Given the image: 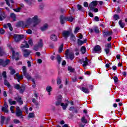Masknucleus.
<instances>
[{"mask_svg": "<svg viewBox=\"0 0 127 127\" xmlns=\"http://www.w3.org/2000/svg\"><path fill=\"white\" fill-rule=\"evenodd\" d=\"M81 122L83 123V124H87L88 123V120L86 119L85 118V116H83L81 118Z\"/></svg>", "mask_w": 127, "mask_h": 127, "instance_id": "nucleus-32", "label": "nucleus"}, {"mask_svg": "<svg viewBox=\"0 0 127 127\" xmlns=\"http://www.w3.org/2000/svg\"><path fill=\"white\" fill-rule=\"evenodd\" d=\"M16 25L17 26H21V27H23V28L24 27H30L27 19L25 22L22 21L18 22Z\"/></svg>", "mask_w": 127, "mask_h": 127, "instance_id": "nucleus-5", "label": "nucleus"}, {"mask_svg": "<svg viewBox=\"0 0 127 127\" xmlns=\"http://www.w3.org/2000/svg\"><path fill=\"white\" fill-rule=\"evenodd\" d=\"M97 4H98V1L94 0L90 3L89 7L90 8V10L94 11V12H98L99 11V9L96 8L97 6Z\"/></svg>", "mask_w": 127, "mask_h": 127, "instance_id": "nucleus-2", "label": "nucleus"}, {"mask_svg": "<svg viewBox=\"0 0 127 127\" xmlns=\"http://www.w3.org/2000/svg\"><path fill=\"white\" fill-rule=\"evenodd\" d=\"M69 50H67L65 51V56L67 59H70V60H73L74 58V53L71 52V53H69Z\"/></svg>", "mask_w": 127, "mask_h": 127, "instance_id": "nucleus-7", "label": "nucleus"}, {"mask_svg": "<svg viewBox=\"0 0 127 127\" xmlns=\"http://www.w3.org/2000/svg\"><path fill=\"white\" fill-rule=\"evenodd\" d=\"M79 30H80V28L79 27H76L74 30V33H77Z\"/></svg>", "mask_w": 127, "mask_h": 127, "instance_id": "nucleus-52", "label": "nucleus"}, {"mask_svg": "<svg viewBox=\"0 0 127 127\" xmlns=\"http://www.w3.org/2000/svg\"><path fill=\"white\" fill-rule=\"evenodd\" d=\"M77 9L80 11H84V8L80 4H77Z\"/></svg>", "mask_w": 127, "mask_h": 127, "instance_id": "nucleus-33", "label": "nucleus"}, {"mask_svg": "<svg viewBox=\"0 0 127 127\" xmlns=\"http://www.w3.org/2000/svg\"><path fill=\"white\" fill-rule=\"evenodd\" d=\"M28 44L31 45V46H32L33 45V43L32 42V40L30 39L28 41Z\"/></svg>", "mask_w": 127, "mask_h": 127, "instance_id": "nucleus-56", "label": "nucleus"}, {"mask_svg": "<svg viewBox=\"0 0 127 127\" xmlns=\"http://www.w3.org/2000/svg\"><path fill=\"white\" fill-rule=\"evenodd\" d=\"M20 47L21 48H28L29 47V45L27 44V42H24L23 44H21Z\"/></svg>", "mask_w": 127, "mask_h": 127, "instance_id": "nucleus-19", "label": "nucleus"}, {"mask_svg": "<svg viewBox=\"0 0 127 127\" xmlns=\"http://www.w3.org/2000/svg\"><path fill=\"white\" fill-rule=\"evenodd\" d=\"M4 85H5V86H7L8 88H9V87H10V85L9 84V83L8 82V81H6V80L5 79L4 80Z\"/></svg>", "mask_w": 127, "mask_h": 127, "instance_id": "nucleus-39", "label": "nucleus"}, {"mask_svg": "<svg viewBox=\"0 0 127 127\" xmlns=\"http://www.w3.org/2000/svg\"><path fill=\"white\" fill-rule=\"evenodd\" d=\"M5 1H6V4L9 6L10 5V4H9V2H8L9 1L11 3H13V0H4Z\"/></svg>", "mask_w": 127, "mask_h": 127, "instance_id": "nucleus-34", "label": "nucleus"}, {"mask_svg": "<svg viewBox=\"0 0 127 127\" xmlns=\"http://www.w3.org/2000/svg\"><path fill=\"white\" fill-rule=\"evenodd\" d=\"M68 104H69V102L67 101V103L64 104V103H61V106L62 107L63 110H66L67 109V107H68Z\"/></svg>", "mask_w": 127, "mask_h": 127, "instance_id": "nucleus-24", "label": "nucleus"}, {"mask_svg": "<svg viewBox=\"0 0 127 127\" xmlns=\"http://www.w3.org/2000/svg\"><path fill=\"white\" fill-rule=\"evenodd\" d=\"M4 120H5L4 117H3V116L1 117V121H0L1 125L3 124Z\"/></svg>", "mask_w": 127, "mask_h": 127, "instance_id": "nucleus-45", "label": "nucleus"}, {"mask_svg": "<svg viewBox=\"0 0 127 127\" xmlns=\"http://www.w3.org/2000/svg\"><path fill=\"white\" fill-rule=\"evenodd\" d=\"M4 28H7V27H9V30L11 31H12V27L11 26V24L10 23H7V24L3 25Z\"/></svg>", "mask_w": 127, "mask_h": 127, "instance_id": "nucleus-17", "label": "nucleus"}, {"mask_svg": "<svg viewBox=\"0 0 127 127\" xmlns=\"http://www.w3.org/2000/svg\"><path fill=\"white\" fill-rule=\"evenodd\" d=\"M24 37L23 35H16L15 34L13 36V39L16 42H18V41H20L22 38Z\"/></svg>", "mask_w": 127, "mask_h": 127, "instance_id": "nucleus-8", "label": "nucleus"}, {"mask_svg": "<svg viewBox=\"0 0 127 127\" xmlns=\"http://www.w3.org/2000/svg\"><path fill=\"white\" fill-rule=\"evenodd\" d=\"M32 82L33 83V84H32L33 88H35V81L34 80V79H32Z\"/></svg>", "mask_w": 127, "mask_h": 127, "instance_id": "nucleus-57", "label": "nucleus"}, {"mask_svg": "<svg viewBox=\"0 0 127 127\" xmlns=\"http://www.w3.org/2000/svg\"><path fill=\"white\" fill-rule=\"evenodd\" d=\"M14 79H16L18 82H19V80H22V79H23V77L22 75H19L18 73H17L14 76Z\"/></svg>", "mask_w": 127, "mask_h": 127, "instance_id": "nucleus-15", "label": "nucleus"}, {"mask_svg": "<svg viewBox=\"0 0 127 127\" xmlns=\"http://www.w3.org/2000/svg\"><path fill=\"white\" fill-rule=\"evenodd\" d=\"M80 90L82 91L84 93H85L86 94H88L89 93V89L86 88V87H82L80 88Z\"/></svg>", "mask_w": 127, "mask_h": 127, "instance_id": "nucleus-27", "label": "nucleus"}, {"mask_svg": "<svg viewBox=\"0 0 127 127\" xmlns=\"http://www.w3.org/2000/svg\"><path fill=\"white\" fill-rule=\"evenodd\" d=\"M87 42V40H84V41H81L80 39H78L77 44L78 45H82L84 43Z\"/></svg>", "mask_w": 127, "mask_h": 127, "instance_id": "nucleus-26", "label": "nucleus"}, {"mask_svg": "<svg viewBox=\"0 0 127 127\" xmlns=\"http://www.w3.org/2000/svg\"><path fill=\"white\" fill-rule=\"evenodd\" d=\"M81 52H82V54H85V53H86V48H85V47H82Z\"/></svg>", "mask_w": 127, "mask_h": 127, "instance_id": "nucleus-37", "label": "nucleus"}, {"mask_svg": "<svg viewBox=\"0 0 127 127\" xmlns=\"http://www.w3.org/2000/svg\"><path fill=\"white\" fill-rule=\"evenodd\" d=\"M8 102L10 105H15V101H12L11 99H9Z\"/></svg>", "mask_w": 127, "mask_h": 127, "instance_id": "nucleus-40", "label": "nucleus"}, {"mask_svg": "<svg viewBox=\"0 0 127 127\" xmlns=\"http://www.w3.org/2000/svg\"><path fill=\"white\" fill-rule=\"evenodd\" d=\"M56 59L57 60L58 64H60V63H61V60H62V59L61 58V56H60V55H58L57 56Z\"/></svg>", "mask_w": 127, "mask_h": 127, "instance_id": "nucleus-29", "label": "nucleus"}, {"mask_svg": "<svg viewBox=\"0 0 127 127\" xmlns=\"http://www.w3.org/2000/svg\"><path fill=\"white\" fill-rule=\"evenodd\" d=\"M7 46L9 48V49L12 52V59H15V60H18V53H15L14 51H13V49L11 47H10V45L8 44Z\"/></svg>", "mask_w": 127, "mask_h": 127, "instance_id": "nucleus-6", "label": "nucleus"}, {"mask_svg": "<svg viewBox=\"0 0 127 127\" xmlns=\"http://www.w3.org/2000/svg\"><path fill=\"white\" fill-rule=\"evenodd\" d=\"M61 99H62V96L61 95L59 96L58 101L56 103V106H59V105L61 104Z\"/></svg>", "mask_w": 127, "mask_h": 127, "instance_id": "nucleus-28", "label": "nucleus"}, {"mask_svg": "<svg viewBox=\"0 0 127 127\" xmlns=\"http://www.w3.org/2000/svg\"><path fill=\"white\" fill-rule=\"evenodd\" d=\"M111 46H112V44L109 43V44H107L105 45V47H107V48H111Z\"/></svg>", "mask_w": 127, "mask_h": 127, "instance_id": "nucleus-59", "label": "nucleus"}, {"mask_svg": "<svg viewBox=\"0 0 127 127\" xmlns=\"http://www.w3.org/2000/svg\"><path fill=\"white\" fill-rule=\"evenodd\" d=\"M68 70L70 71V72H74V68H72L71 66H68Z\"/></svg>", "mask_w": 127, "mask_h": 127, "instance_id": "nucleus-47", "label": "nucleus"}, {"mask_svg": "<svg viewBox=\"0 0 127 127\" xmlns=\"http://www.w3.org/2000/svg\"><path fill=\"white\" fill-rule=\"evenodd\" d=\"M88 63H89V60H88L87 57H85V61H83V64H82L83 66L86 67V66H87V65H88Z\"/></svg>", "mask_w": 127, "mask_h": 127, "instance_id": "nucleus-23", "label": "nucleus"}, {"mask_svg": "<svg viewBox=\"0 0 127 127\" xmlns=\"http://www.w3.org/2000/svg\"><path fill=\"white\" fill-rule=\"evenodd\" d=\"M22 70H23V73L24 75H25V74H27L26 73V67L25 66H23L22 67Z\"/></svg>", "mask_w": 127, "mask_h": 127, "instance_id": "nucleus-42", "label": "nucleus"}, {"mask_svg": "<svg viewBox=\"0 0 127 127\" xmlns=\"http://www.w3.org/2000/svg\"><path fill=\"white\" fill-rule=\"evenodd\" d=\"M27 19L30 27H35V26L37 25L41 21V20L38 18V16L37 15H35L32 18H28Z\"/></svg>", "mask_w": 127, "mask_h": 127, "instance_id": "nucleus-1", "label": "nucleus"}, {"mask_svg": "<svg viewBox=\"0 0 127 127\" xmlns=\"http://www.w3.org/2000/svg\"><path fill=\"white\" fill-rule=\"evenodd\" d=\"M84 6H85V7H88L89 6V3H88L87 2H84Z\"/></svg>", "mask_w": 127, "mask_h": 127, "instance_id": "nucleus-62", "label": "nucleus"}, {"mask_svg": "<svg viewBox=\"0 0 127 127\" xmlns=\"http://www.w3.org/2000/svg\"><path fill=\"white\" fill-rule=\"evenodd\" d=\"M15 100L17 101V102H18L19 105H22V104H23V101L21 100V98L19 96L15 97Z\"/></svg>", "mask_w": 127, "mask_h": 127, "instance_id": "nucleus-18", "label": "nucleus"}, {"mask_svg": "<svg viewBox=\"0 0 127 127\" xmlns=\"http://www.w3.org/2000/svg\"><path fill=\"white\" fill-rule=\"evenodd\" d=\"M2 76L4 79H6V72L3 71L2 73Z\"/></svg>", "mask_w": 127, "mask_h": 127, "instance_id": "nucleus-48", "label": "nucleus"}, {"mask_svg": "<svg viewBox=\"0 0 127 127\" xmlns=\"http://www.w3.org/2000/svg\"><path fill=\"white\" fill-rule=\"evenodd\" d=\"M111 35H113V32L110 31H107L104 32V36H111Z\"/></svg>", "mask_w": 127, "mask_h": 127, "instance_id": "nucleus-16", "label": "nucleus"}, {"mask_svg": "<svg viewBox=\"0 0 127 127\" xmlns=\"http://www.w3.org/2000/svg\"><path fill=\"white\" fill-rule=\"evenodd\" d=\"M74 19H75V18L73 17L66 18L65 16L63 15H61L60 16L61 23H62V24H64L65 21H70V22H72V21H73Z\"/></svg>", "mask_w": 127, "mask_h": 127, "instance_id": "nucleus-3", "label": "nucleus"}, {"mask_svg": "<svg viewBox=\"0 0 127 127\" xmlns=\"http://www.w3.org/2000/svg\"><path fill=\"white\" fill-rule=\"evenodd\" d=\"M8 108V106H7V104H6V103H4V107L2 108V111L4 113H8V110L7 109Z\"/></svg>", "mask_w": 127, "mask_h": 127, "instance_id": "nucleus-14", "label": "nucleus"}, {"mask_svg": "<svg viewBox=\"0 0 127 127\" xmlns=\"http://www.w3.org/2000/svg\"><path fill=\"white\" fill-rule=\"evenodd\" d=\"M104 51L106 52L107 55H108L109 54V53H110V49H109V48L105 49Z\"/></svg>", "mask_w": 127, "mask_h": 127, "instance_id": "nucleus-49", "label": "nucleus"}, {"mask_svg": "<svg viewBox=\"0 0 127 127\" xmlns=\"http://www.w3.org/2000/svg\"><path fill=\"white\" fill-rule=\"evenodd\" d=\"M30 53H31V52L28 50L26 49L23 50V55L25 58H26L28 56H29Z\"/></svg>", "mask_w": 127, "mask_h": 127, "instance_id": "nucleus-12", "label": "nucleus"}, {"mask_svg": "<svg viewBox=\"0 0 127 127\" xmlns=\"http://www.w3.org/2000/svg\"><path fill=\"white\" fill-rule=\"evenodd\" d=\"M9 63V60H7L6 61H3V60H0V65L3 66V67H5L7 64Z\"/></svg>", "mask_w": 127, "mask_h": 127, "instance_id": "nucleus-13", "label": "nucleus"}, {"mask_svg": "<svg viewBox=\"0 0 127 127\" xmlns=\"http://www.w3.org/2000/svg\"><path fill=\"white\" fill-rule=\"evenodd\" d=\"M0 34H3L4 33V30L3 29H0Z\"/></svg>", "mask_w": 127, "mask_h": 127, "instance_id": "nucleus-64", "label": "nucleus"}, {"mask_svg": "<svg viewBox=\"0 0 127 127\" xmlns=\"http://www.w3.org/2000/svg\"><path fill=\"white\" fill-rule=\"evenodd\" d=\"M32 102H33V103L35 104V105H36V106H37L38 105V102L36 101V100H35V99H34V98L33 99Z\"/></svg>", "mask_w": 127, "mask_h": 127, "instance_id": "nucleus-54", "label": "nucleus"}, {"mask_svg": "<svg viewBox=\"0 0 127 127\" xmlns=\"http://www.w3.org/2000/svg\"><path fill=\"white\" fill-rule=\"evenodd\" d=\"M43 47V40L41 39H39L38 41L37 44H36L34 47V50L35 51H37L39 48H41V47Z\"/></svg>", "mask_w": 127, "mask_h": 127, "instance_id": "nucleus-4", "label": "nucleus"}, {"mask_svg": "<svg viewBox=\"0 0 127 127\" xmlns=\"http://www.w3.org/2000/svg\"><path fill=\"white\" fill-rule=\"evenodd\" d=\"M14 88L17 90H20V93H23L24 91V89H25L24 85H21L20 86L19 84H15Z\"/></svg>", "mask_w": 127, "mask_h": 127, "instance_id": "nucleus-9", "label": "nucleus"}, {"mask_svg": "<svg viewBox=\"0 0 127 127\" xmlns=\"http://www.w3.org/2000/svg\"><path fill=\"white\" fill-rule=\"evenodd\" d=\"M24 109L26 114H28V108L26 107V106H25Z\"/></svg>", "mask_w": 127, "mask_h": 127, "instance_id": "nucleus-61", "label": "nucleus"}, {"mask_svg": "<svg viewBox=\"0 0 127 127\" xmlns=\"http://www.w3.org/2000/svg\"><path fill=\"white\" fill-rule=\"evenodd\" d=\"M94 51L96 53H101L102 52V48L99 45H97L94 48Z\"/></svg>", "mask_w": 127, "mask_h": 127, "instance_id": "nucleus-10", "label": "nucleus"}, {"mask_svg": "<svg viewBox=\"0 0 127 127\" xmlns=\"http://www.w3.org/2000/svg\"><path fill=\"white\" fill-rule=\"evenodd\" d=\"M114 81L115 83H117V82H119V79L118 78V77L114 76L113 78Z\"/></svg>", "mask_w": 127, "mask_h": 127, "instance_id": "nucleus-53", "label": "nucleus"}, {"mask_svg": "<svg viewBox=\"0 0 127 127\" xmlns=\"http://www.w3.org/2000/svg\"><path fill=\"white\" fill-rule=\"evenodd\" d=\"M14 109V106H11L10 110L11 111V113H12V114H14V111H13V110Z\"/></svg>", "mask_w": 127, "mask_h": 127, "instance_id": "nucleus-50", "label": "nucleus"}, {"mask_svg": "<svg viewBox=\"0 0 127 127\" xmlns=\"http://www.w3.org/2000/svg\"><path fill=\"white\" fill-rule=\"evenodd\" d=\"M27 33H28V34H31L32 33V31L30 29H28L26 31Z\"/></svg>", "mask_w": 127, "mask_h": 127, "instance_id": "nucleus-60", "label": "nucleus"}, {"mask_svg": "<svg viewBox=\"0 0 127 127\" xmlns=\"http://www.w3.org/2000/svg\"><path fill=\"white\" fill-rule=\"evenodd\" d=\"M24 75L26 78V79H27V80H30V79H31V76H30L29 74H28V73H26Z\"/></svg>", "mask_w": 127, "mask_h": 127, "instance_id": "nucleus-43", "label": "nucleus"}, {"mask_svg": "<svg viewBox=\"0 0 127 127\" xmlns=\"http://www.w3.org/2000/svg\"><path fill=\"white\" fill-rule=\"evenodd\" d=\"M113 19L114 20H118V19H120V16L118 14H115L113 16Z\"/></svg>", "mask_w": 127, "mask_h": 127, "instance_id": "nucleus-36", "label": "nucleus"}, {"mask_svg": "<svg viewBox=\"0 0 127 127\" xmlns=\"http://www.w3.org/2000/svg\"><path fill=\"white\" fill-rule=\"evenodd\" d=\"M70 35V32L68 31H64L63 32L62 35L64 37H68Z\"/></svg>", "mask_w": 127, "mask_h": 127, "instance_id": "nucleus-20", "label": "nucleus"}, {"mask_svg": "<svg viewBox=\"0 0 127 127\" xmlns=\"http://www.w3.org/2000/svg\"><path fill=\"white\" fill-rule=\"evenodd\" d=\"M63 46H64V45L63 44H62L59 49V53H61V52H62L63 50Z\"/></svg>", "mask_w": 127, "mask_h": 127, "instance_id": "nucleus-41", "label": "nucleus"}, {"mask_svg": "<svg viewBox=\"0 0 127 127\" xmlns=\"http://www.w3.org/2000/svg\"><path fill=\"white\" fill-rule=\"evenodd\" d=\"M14 11H15L16 12H20V10L21 9V7H19L17 8L13 9Z\"/></svg>", "mask_w": 127, "mask_h": 127, "instance_id": "nucleus-38", "label": "nucleus"}, {"mask_svg": "<svg viewBox=\"0 0 127 127\" xmlns=\"http://www.w3.org/2000/svg\"><path fill=\"white\" fill-rule=\"evenodd\" d=\"M46 90L47 92H48L49 93L48 95L49 96H50V95H51V93H50V92H51L53 90L52 87L50 86H47Z\"/></svg>", "mask_w": 127, "mask_h": 127, "instance_id": "nucleus-22", "label": "nucleus"}, {"mask_svg": "<svg viewBox=\"0 0 127 127\" xmlns=\"http://www.w3.org/2000/svg\"><path fill=\"white\" fill-rule=\"evenodd\" d=\"M57 83L58 85H60V84H61V79L60 78H58Z\"/></svg>", "mask_w": 127, "mask_h": 127, "instance_id": "nucleus-58", "label": "nucleus"}, {"mask_svg": "<svg viewBox=\"0 0 127 127\" xmlns=\"http://www.w3.org/2000/svg\"><path fill=\"white\" fill-rule=\"evenodd\" d=\"M119 24L121 28H124L126 26V23L123 22V20H120L119 21Z\"/></svg>", "mask_w": 127, "mask_h": 127, "instance_id": "nucleus-21", "label": "nucleus"}, {"mask_svg": "<svg viewBox=\"0 0 127 127\" xmlns=\"http://www.w3.org/2000/svg\"><path fill=\"white\" fill-rule=\"evenodd\" d=\"M94 30L96 33H99L100 32V30H99V29L97 27H94Z\"/></svg>", "mask_w": 127, "mask_h": 127, "instance_id": "nucleus-44", "label": "nucleus"}, {"mask_svg": "<svg viewBox=\"0 0 127 127\" xmlns=\"http://www.w3.org/2000/svg\"><path fill=\"white\" fill-rule=\"evenodd\" d=\"M4 18V13L3 12V14H1V16L0 15V20H3Z\"/></svg>", "mask_w": 127, "mask_h": 127, "instance_id": "nucleus-51", "label": "nucleus"}, {"mask_svg": "<svg viewBox=\"0 0 127 127\" xmlns=\"http://www.w3.org/2000/svg\"><path fill=\"white\" fill-rule=\"evenodd\" d=\"M94 20H95V21H99V17L95 16L94 18Z\"/></svg>", "mask_w": 127, "mask_h": 127, "instance_id": "nucleus-63", "label": "nucleus"}, {"mask_svg": "<svg viewBox=\"0 0 127 127\" xmlns=\"http://www.w3.org/2000/svg\"><path fill=\"white\" fill-rule=\"evenodd\" d=\"M13 122H14V124H19V123H20V121H19V120L17 119H14L13 120Z\"/></svg>", "mask_w": 127, "mask_h": 127, "instance_id": "nucleus-55", "label": "nucleus"}, {"mask_svg": "<svg viewBox=\"0 0 127 127\" xmlns=\"http://www.w3.org/2000/svg\"><path fill=\"white\" fill-rule=\"evenodd\" d=\"M28 118H34V113H31L28 115Z\"/></svg>", "mask_w": 127, "mask_h": 127, "instance_id": "nucleus-46", "label": "nucleus"}, {"mask_svg": "<svg viewBox=\"0 0 127 127\" xmlns=\"http://www.w3.org/2000/svg\"><path fill=\"white\" fill-rule=\"evenodd\" d=\"M51 39L53 41H57V36L55 35H52L51 36Z\"/></svg>", "mask_w": 127, "mask_h": 127, "instance_id": "nucleus-30", "label": "nucleus"}, {"mask_svg": "<svg viewBox=\"0 0 127 127\" xmlns=\"http://www.w3.org/2000/svg\"><path fill=\"white\" fill-rule=\"evenodd\" d=\"M48 28V24H45L43 26L41 27V30L42 31H45Z\"/></svg>", "mask_w": 127, "mask_h": 127, "instance_id": "nucleus-25", "label": "nucleus"}, {"mask_svg": "<svg viewBox=\"0 0 127 127\" xmlns=\"http://www.w3.org/2000/svg\"><path fill=\"white\" fill-rule=\"evenodd\" d=\"M10 18L12 19L13 21H15L16 16L14 13L10 14Z\"/></svg>", "mask_w": 127, "mask_h": 127, "instance_id": "nucleus-31", "label": "nucleus"}, {"mask_svg": "<svg viewBox=\"0 0 127 127\" xmlns=\"http://www.w3.org/2000/svg\"><path fill=\"white\" fill-rule=\"evenodd\" d=\"M16 116L17 117H20L22 116V111L20 110L19 107L16 108Z\"/></svg>", "mask_w": 127, "mask_h": 127, "instance_id": "nucleus-11", "label": "nucleus"}, {"mask_svg": "<svg viewBox=\"0 0 127 127\" xmlns=\"http://www.w3.org/2000/svg\"><path fill=\"white\" fill-rule=\"evenodd\" d=\"M9 69L10 70V74H11V75H13V74L15 73V70L12 69V67H9Z\"/></svg>", "mask_w": 127, "mask_h": 127, "instance_id": "nucleus-35", "label": "nucleus"}]
</instances>
